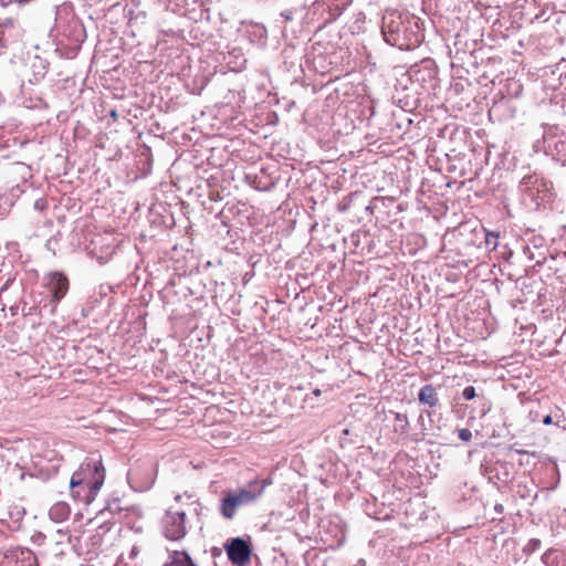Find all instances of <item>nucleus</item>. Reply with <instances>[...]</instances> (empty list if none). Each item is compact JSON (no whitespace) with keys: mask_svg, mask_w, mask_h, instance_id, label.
<instances>
[{"mask_svg":"<svg viewBox=\"0 0 566 566\" xmlns=\"http://www.w3.org/2000/svg\"><path fill=\"white\" fill-rule=\"evenodd\" d=\"M418 401L421 405L428 406L429 410L426 413L431 417L437 407H440V399L437 389L433 385L428 384L420 388L418 392Z\"/></svg>","mask_w":566,"mask_h":566,"instance_id":"9","label":"nucleus"},{"mask_svg":"<svg viewBox=\"0 0 566 566\" xmlns=\"http://www.w3.org/2000/svg\"><path fill=\"white\" fill-rule=\"evenodd\" d=\"M354 566H366V562L364 559H359Z\"/></svg>","mask_w":566,"mask_h":566,"instance_id":"26","label":"nucleus"},{"mask_svg":"<svg viewBox=\"0 0 566 566\" xmlns=\"http://www.w3.org/2000/svg\"><path fill=\"white\" fill-rule=\"evenodd\" d=\"M164 566H198L186 551H170Z\"/></svg>","mask_w":566,"mask_h":566,"instance_id":"10","label":"nucleus"},{"mask_svg":"<svg viewBox=\"0 0 566 566\" xmlns=\"http://www.w3.org/2000/svg\"><path fill=\"white\" fill-rule=\"evenodd\" d=\"M381 33L388 44L399 50H411L420 42L409 23H405L400 15L394 13L384 17Z\"/></svg>","mask_w":566,"mask_h":566,"instance_id":"3","label":"nucleus"},{"mask_svg":"<svg viewBox=\"0 0 566 566\" xmlns=\"http://www.w3.org/2000/svg\"><path fill=\"white\" fill-rule=\"evenodd\" d=\"M499 233L488 232L485 238V244L488 248L495 250L497 247Z\"/></svg>","mask_w":566,"mask_h":566,"instance_id":"15","label":"nucleus"},{"mask_svg":"<svg viewBox=\"0 0 566 566\" xmlns=\"http://www.w3.org/2000/svg\"><path fill=\"white\" fill-rule=\"evenodd\" d=\"M70 513V506L65 502H57L53 504L49 511L50 518L55 523H61L67 520Z\"/></svg>","mask_w":566,"mask_h":566,"instance_id":"11","label":"nucleus"},{"mask_svg":"<svg viewBox=\"0 0 566 566\" xmlns=\"http://www.w3.org/2000/svg\"><path fill=\"white\" fill-rule=\"evenodd\" d=\"M476 397L475 388L473 386H468L462 390V398L464 400H472Z\"/></svg>","mask_w":566,"mask_h":566,"instance_id":"17","label":"nucleus"},{"mask_svg":"<svg viewBox=\"0 0 566 566\" xmlns=\"http://www.w3.org/2000/svg\"><path fill=\"white\" fill-rule=\"evenodd\" d=\"M161 533L168 541L182 539L187 535L186 513L167 510L161 518Z\"/></svg>","mask_w":566,"mask_h":566,"instance_id":"4","label":"nucleus"},{"mask_svg":"<svg viewBox=\"0 0 566 566\" xmlns=\"http://www.w3.org/2000/svg\"><path fill=\"white\" fill-rule=\"evenodd\" d=\"M458 434H459V438H460L462 441H464V442H469V441H471V439H472V432H471V430H470V429H468V428H462V429H460V430H459V432H458Z\"/></svg>","mask_w":566,"mask_h":566,"instance_id":"18","label":"nucleus"},{"mask_svg":"<svg viewBox=\"0 0 566 566\" xmlns=\"http://www.w3.org/2000/svg\"><path fill=\"white\" fill-rule=\"evenodd\" d=\"M228 558L232 564L243 566L250 560L251 548L249 544L240 537L232 538L226 546Z\"/></svg>","mask_w":566,"mask_h":566,"instance_id":"7","label":"nucleus"},{"mask_svg":"<svg viewBox=\"0 0 566 566\" xmlns=\"http://www.w3.org/2000/svg\"><path fill=\"white\" fill-rule=\"evenodd\" d=\"M321 527L324 528V533L327 535H331V542L329 538H327V545L331 548H334L338 545H340L344 541V525L339 517L334 516L325 520H321Z\"/></svg>","mask_w":566,"mask_h":566,"instance_id":"8","label":"nucleus"},{"mask_svg":"<svg viewBox=\"0 0 566 566\" xmlns=\"http://www.w3.org/2000/svg\"><path fill=\"white\" fill-rule=\"evenodd\" d=\"M313 394H314L315 396H318V395H321V391H318V388H316V389H314V390H313Z\"/></svg>","mask_w":566,"mask_h":566,"instance_id":"27","label":"nucleus"},{"mask_svg":"<svg viewBox=\"0 0 566 566\" xmlns=\"http://www.w3.org/2000/svg\"><path fill=\"white\" fill-rule=\"evenodd\" d=\"M10 29H12V24H10V27H8V25L0 27V48L7 46V44H8L7 32Z\"/></svg>","mask_w":566,"mask_h":566,"instance_id":"16","label":"nucleus"},{"mask_svg":"<svg viewBox=\"0 0 566 566\" xmlns=\"http://www.w3.org/2000/svg\"><path fill=\"white\" fill-rule=\"evenodd\" d=\"M523 252H524V254H525V255H527V258H528L530 260H533V259H534V254L532 253V251H531L530 247H525V248L523 249Z\"/></svg>","mask_w":566,"mask_h":566,"instance_id":"22","label":"nucleus"},{"mask_svg":"<svg viewBox=\"0 0 566 566\" xmlns=\"http://www.w3.org/2000/svg\"><path fill=\"white\" fill-rule=\"evenodd\" d=\"M281 17L284 18L285 21H291V20H293V11L284 10L281 12Z\"/></svg>","mask_w":566,"mask_h":566,"instance_id":"20","label":"nucleus"},{"mask_svg":"<svg viewBox=\"0 0 566 566\" xmlns=\"http://www.w3.org/2000/svg\"><path fill=\"white\" fill-rule=\"evenodd\" d=\"M545 151L557 160L566 158V132L557 126H545L543 133Z\"/></svg>","mask_w":566,"mask_h":566,"instance_id":"6","label":"nucleus"},{"mask_svg":"<svg viewBox=\"0 0 566 566\" xmlns=\"http://www.w3.org/2000/svg\"><path fill=\"white\" fill-rule=\"evenodd\" d=\"M34 208L36 210H44L46 208V200L41 198V199H38L35 202H34Z\"/></svg>","mask_w":566,"mask_h":566,"instance_id":"19","label":"nucleus"},{"mask_svg":"<svg viewBox=\"0 0 566 566\" xmlns=\"http://www.w3.org/2000/svg\"><path fill=\"white\" fill-rule=\"evenodd\" d=\"M105 481V469L102 457L97 453L88 455L75 471L70 481L72 496L85 504L92 503Z\"/></svg>","mask_w":566,"mask_h":566,"instance_id":"1","label":"nucleus"},{"mask_svg":"<svg viewBox=\"0 0 566 566\" xmlns=\"http://www.w3.org/2000/svg\"><path fill=\"white\" fill-rule=\"evenodd\" d=\"M543 423L548 426V424H552L553 423V418L551 415H547L543 418Z\"/></svg>","mask_w":566,"mask_h":566,"instance_id":"23","label":"nucleus"},{"mask_svg":"<svg viewBox=\"0 0 566 566\" xmlns=\"http://www.w3.org/2000/svg\"><path fill=\"white\" fill-rule=\"evenodd\" d=\"M552 552H553V549L551 548V549L546 551V552L543 554V556H542V560H543L544 563H547L548 556H549V554H551Z\"/></svg>","mask_w":566,"mask_h":566,"instance_id":"24","label":"nucleus"},{"mask_svg":"<svg viewBox=\"0 0 566 566\" xmlns=\"http://www.w3.org/2000/svg\"><path fill=\"white\" fill-rule=\"evenodd\" d=\"M313 394H314L315 396H318V395H321V391H318V388H316V389H314V390H313Z\"/></svg>","mask_w":566,"mask_h":566,"instance_id":"28","label":"nucleus"},{"mask_svg":"<svg viewBox=\"0 0 566 566\" xmlns=\"http://www.w3.org/2000/svg\"><path fill=\"white\" fill-rule=\"evenodd\" d=\"M69 279L62 272H50L43 279V286L51 294L49 300L50 313L54 314L57 304L69 291Z\"/></svg>","mask_w":566,"mask_h":566,"instance_id":"5","label":"nucleus"},{"mask_svg":"<svg viewBox=\"0 0 566 566\" xmlns=\"http://www.w3.org/2000/svg\"><path fill=\"white\" fill-rule=\"evenodd\" d=\"M495 511L499 512V513H502L503 512V505L502 504H496L495 505Z\"/></svg>","mask_w":566,"mask_h":566,"instance_id":"25","label":"nucleus"},{"mask_svg":"<svg viewBox=\"0 0 566 566\" xmlns=\"http://www.w3.org/2000/svg\"><path fill=\"white\" fill-rule=\"evenodd\" d=\"M270 484V479L253 480L244 488L226 492L220 503V512L222 516L227 520L233 518L240 506L255 502Z\"/></svg>","mask_w":566,"mask_h":566,"instance_id":"2","label":"nucleus"},{"mask_svg":"<svg viewBox=\"0 0 566 566\" xmlns=\"http://www.w3.org/2000/svg\"><path fill=\"white\" fill-rule=\"evenodd\" d=\"M542 542L538 538H532L524 546L523 552L526 555H532L541 548Z\"/></svg>","mask_w":566,"mask_h":566,"instance_id":"14","label":"nucleus"},{"mask_svg":"<svg viewBox=\"0 0 566 566\" xmlns=\"http://www.w3.org/2000/svg\"><path fill=\"white\" fill-rule=\"evenodd\" d=\"M348 4L349 0H326L323 7H327L331 12V17L326 21L329 22L340 15Z\"/></svg>","mask_w":566,"mask_h":566,"instance_id":"12","label":"nucleus"},{"mask_svg":"<svg viewBox=\"0 0 566 566\" xmlns=\"http://www.w3.org/2000/svg\"><path fill=\"white\" fill-rule=\"evenodd\" d=\"M395 421L397 422L395 431L401 434H406L409 430V420L406 413L396 412Z\"/></svg>","mask_w":566,"mask_h":566,"instance_id":"13","label":"nucleus"},{"mask_svg":"<svg viewBox=\"0 0 566 566\" xmlns=\"http://www.w3.org/2000/svg\"><path fill=\"white\" fill-rule=\"evenodd\" d=\"M175 500H176V501H180V500H181V495H179V494H178V495H176V496H175Z\"/></svg>","mask_w":566,"mask_h":566,"instance_id":"29","label":"nucleus"},{"mask_svg":"<svg viewBox=\"0 0 566 566\" xmlns=\"http://www.w3.org/2000/svg\"><path fill=\"white\" fill-rule=\"evenodd\" d=\"M533 184V176H525L523 177V179L521 180V185L522 186H525L526 188L530 187V185Z\"/></svg>","mask_w":566,"mask_h":566,"instance_id":"21","label":"nucleus"}]
</instances>
